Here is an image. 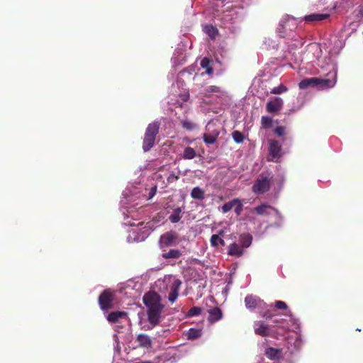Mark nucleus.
<instances>
[{"label": "nucleus", "mask_w": 363, "mask_h": 363, "mask_svg": "<svg viewBox=\"0 0 363 363\" xmlns=\"http://www.w3.org/2000/svg\"><path fill=\"white\" fill-rule=\"evenodd\" d=\"M143 303L147 308V320L155 326L160 322L161 314L164 308L161 296L155 291H149L143 296Z\"/></svg>", "instance_id": "f257e3e1"}, {"label": "nucleus", "mask_w": 363, "mask_h": 363, "mask_svg": "<svg viewBox=\"0 0 363 363\" xmlns=\"http://www.w3.org/2000/svg\"><path fill=\"white\" fill-rule=\"evenodd\" d=\"M329 74L333 75V79H321L318 77L305 78L298 83V87L301 89H306L309 86L320 87V88H332L337 82V72L333 71V73L329 72Z\"/></svg>", "instance_id": "f03ea898"}, {"label": "nucleus", "mask_w": 363, "mask_h": 363, "mask_svg": "<svg viewBox=\"0 0 363 363\" xmlns=\"http://www.w3.org/2000/svg\"><path fill=\"white\" fill-rule=\"evenodd\" d=\"M160 127V123L158 121H155L147 125L143 142V149L145 152L150 150L155 145L156 136L159 133Z\"/></svg>", "instance_id": "7ed1b4c3"}, {"label": "nucleus", "mask_w": 363, "mask_h": 363, "mask_svg": "<svg viewBox=\"0 0 363 363\" xmlns=\"http://www.w3.org/2000/svg\"><path fill=\"white\" fill-rule=\"evenodd\" d=\"M272 178L260 174L252 186V191L257 194H262L270 189Z\"/></svg>", "instance_id": "20e7f679"}, {"label": "nucleus", "mask_w": 363, "mask_h": 363, "mask_svg": "<svg viewBox=\"0 0 363 363\" xmlns=\"http://www.w3.org/2000/svg\"><path fill=\"white\" fill-rule=\"evenodd\" d=\"M253 211L259 216H269L273 212L276 216L277 222H281L283 218L281 213L278 209L267 203H262L261 205L255 207Z\"/></svg>", "instance_id": "39448f33"}, {"label": "nucleus", "mask_w": 363, "mask_h": 363, "mask_svg": "<svg viewBox=\"0 0 363 363\" xmlns=\"http://www.w3.org/2000/svg\"><path fill=\"white\" fill-rule=\"evenodd\" d=\"M296 28L295 19L286 15L280 21L277 32L281 38H284L287 30H293Z\"/></svg>", "instance_id": "423d86ee"}, {"label": "nucleus", "mask_w": 363, "mask_h": 363, "mask_svg": "<svg viewBox=\"0 0 363 363\" xmlns=\"http://www.w3.org/2000/svg\"><path fill=\"white\" fill-rule=\"evenodd\" d=\"M114 293L111 289H105L99 296V304L100 308L106 311L113 308Z\"/></svg>", "instance_id": "0eeeda50"}, {"label": "nucleus", "mask_w": 363, "mask_h": 363, "mask_svg": "<svg viewBox=\"0 0 363 363\" xmlns=\"http://www.w3.org/2000/svg\"><path fill=\"white\" fill-rule=\"evenodd\" d=\"M269 154L270 160L277 162L282 155V149L280 143L276 140H269Z\"/></svg>", "instance_id": "6e6552de"}, {"label": "nucleus", "mask_w": 363, "mask_h": 363, "mask_svg": "<svg viewBox=\"0 0 363 363\" xmlns=\"http://www.w3.org/2000/svg\"><path fill=\"white\" fill-rule=\"evenodd\" d=\"M283 104V100L280 97H275L267 103V111L270 113H277L282 108Z\"/></svg>", "instance_id": "1a4fd4ad"}, {"label": "nucleus", "mask_w": 363, "mask_h": 363, "mask_svg": "<svg viewBox=\"0 0 363 363\" xmlns=\"http://www.w3.org/2000/svg\"><path fill=\"white\" fill-rule=\"evenodd\" d=\"M208 317L207 318L208 321L211 324H213L218 320H221L223 318V312L221 309L218 307H213L208 310Z\"/></svg>", "instance_id": "9d476101"}, {"label": "nucleus", "mask_w": 363, "mask_h": 363, "mask_svg": "<svg viewBox=\"0 0 363 363\" xmlns=\"http://www.w3.org/2000/svg\"><path fill=\"white\" fill-rule=\"evenodd\" d=\"M136 342L140 347L149 349L152 347V340L147 334L140 333L138 335Z\"/></svg>", "instance_id": "9b49d317"}, {"label": "nucleus", "mask_w": 363, "mask_h": 363, "mask_svg": "<svg viewBox=\"0 0 363 363\" xmlns=\"http://www.w3.org/2000/svg\"><path fill=\"white\" fill-rule=\"evenodd\" d=\"M177 239V235L172 233V232H167L164 234H163L160 237V242L162 245H163L165 247H169L172 245V242Z\"/></svg>", "instance_id": "f8f14e48"}, {"label": "nucleus", "mask_w": 363, "mask_h": 363, "mask_svg": "<svg viewBox=\"0 0 363 363\" xmlns=\"http://www.w3.org/2000/svg\"><path fill=\"white\" fill-rule=\"evenodd\" d=\"M127 313L125 311H113L110 313L107 316V320L111 323H118L120 318L127 317Z\"/></svg>", "instance_id": "ddd939ff"}, {"label": "nucleus", "mask_w": 363, "mask_h": 363, "mask_svg": "<svg viewBox=\"0 0 363 363\" xmlns=\"http://www.w3.org/2000/svg\"><path fill=\"white\" fill-rule=\"evenodd\" d=\"M329 16V14L325 13H312L306 16L304 20L306 22H317L327 19Z\"/></svg>", "instance_id": "4468645a"}, {"label": "nucleus", "mask_w": 363, "mask_h": 363, "mask_svg": "<svg viewBox=\"0 0 363 363\" xmlns=\"http://www.w3.org/2000/svg\"><path fill=\"white\" fill-rule=\"evenodd\" d=\"M218 135L219 131L218 130H213L211 133H204L203 135V142L206 145H212L216 142Z\"/></svg>", "instance_id": "2eb2a0df"}, {"label": "nucleus", "mask_w": 363, "mask_h": 363, "mask_svg": "<svg viewBox=\"0 0 363 363\" xmlns=\"http://www.w3.org/2000/svg\"><path fill=\"white\" fill-rule=\"evenodd\" d=\"M180 285H181V281L177 280L174 283V286L172 287L171 291L169 292V296H168V299L171 303H174L177 300L178 295H179V289Z\"/></svg>", "instance_id": "dca6fc26"}, {"label": "nucleus", "mask_w": 363, "mask_h": 363, "mask_svg": "<svg viewBox=\"0 0 363 363\" xmlns=\"http://www.w3.org/2000/svg\"><path fill=\"white\" fill-rule=\"evenodd\" d=\"M259 327L255 328V333L262 337L269 336L270 330L268 325L264 324L262 322L258 323Z\"/></svg>", "instance_id": "f3484780"}, {"label": "nucleus", "mask_w": 363, "mask_h": 363, "mask_svg": "<svg viewBox=\"0 0 363 363\" xmlns=\"http://www.w3.org/2000/svg\"><path fill=\"white\" fill-rule=\"evenodd\" d=\"M224 232L220 230L218 235H213L211 238L210 242L211 246L214 247H217L219 245L221 246H224L225 245V241L220 237V235H223Z\"/></svg>", "instance_id": "a211bd4d"}, {"label": "nucleus", "mask_w": 363, "mask_h": 363, "mask_svg": "<svg viewBox=\"0 0 363 363\" xmlns=\"http://www.w3.org/2000/svg\"><path fill=\"white\" fill-rule=\"evenodd\" d=\"M222 90L220 86H209L206 87L201 94L204 97H210L213 94H221Z\"/></svg>", "instance_id": "6ab92c4d"}, {"label": "nucleus", "mask_w": 363, "mask_h": 363, "mask_svg": "<svg viewBox=\"0 0 363 363\" xmlns=\"http://www.w3.org/2000/svg\"><path fill=\"white\" fill-rule=\"evenodd\" d=\"M244 250L236 243H232L229 246L228 255L231 256L240 257Z\"/></svg>", "instance_id": "aec40b11"}, {"label": "nucleus", "mask_w": 363, "mask_h": 363, "mask_svg": "<svg viewBox=\"0 0 363 363\" xmlns=\"http://www.w3.org/2000/svg\"><path fill=\"white\" fill-rule=\"evenodd\" d=\"M252 240V237L249 233L242 234L240 236V239H239V241H240L242 247H245V248L248 247L251 245Z\"/></svg>", "instance_id": "412c9836"}, {"label": "nucleus", "mask_w": 363, "mask_h": 363, "mask_svg": "<svg viewBox=\"0 0 363 363\" xmlns=\"http://www.w3.org/2000/svg\"><path fill=\"white\" fill-rule=\"evenodd\" d=\"M182 208L180 207L174 209L173 213L169 216V219L172 223H178L182 218Z\"/></svg>", "instance_id": "4be33fe9"}, {"label": "nucleus", "mask_w": 363, "mask_h": 363, "mask_svg": "<svg viewBox=\"0 0 363 363\" xmlns=\"http://www.w3.org/2000/svg\"><path fill=\"white\" fill-rule=\"evenodd\" d=\"M182 256V252L177 249H172L169 252L166 253L162 254V257L167 259H177Z\"/></svg>", "instance_id": "5701e85b"}, {"label": "nucleus", "mask_w": 363, "mask_h": 363, "mask_svg": "<svg viewBox=\"0 0 363 363\" xmlns=\"http://www.w3.org/2000/svg\"><path fill=\"white\" fill-rule=\"evenodd\" d=\"M191 196L194 199L203 200L204 199V191L200 187H194L191 192Z\"/></svg>", "instance_id": "b1692460"}, {"label": "nucleus", "mask_w": 363, "mask_h": 363, "mask_svg": "<svg viewBox=\"0 0 363 363\" xmlns=\"http://www.w3.org/2000/svg\"><path fill=\"white\" fill-rule=\"evenodd\" d=\"M257 298L252 295H248L245 298V306L248 308H255L257 306Z\"/></svg>", "instance_id": "393cba45"}, {"label": "nucleus", "mask_w": 363, "mask_h": 363, "mask_svg": "<svg viewBox=\"0 0 363 363\" xmlns=\"http://www.w3.org/2000/svg\"><path fill=\"white\" fill-rule=\"evenodd\" d=\"M201 330L197 328H190L187 332V338L189 340L196 339L201 335Z\"/></svg>", "instance_id": "a878e982"}, {"label": "nucleus", "mask_w": 363, "mask_h": 363, "mask_svg": "<svg viewBox=\"0 0 363 363\" xmlns=\"http://www.w3.org/2000/svg\"><path fill=\"white\" fill-rule=\"evenodd\" d=\"M196 156L195 150L191 147H186L184 150L183 158L185 160H191Z\"/></svg>", "instance_id": "bb28decb"}, {"label": "nucleus", "mask_w": 363, "mask_h": 363, "mask_svg": "<svg viewBox=\"0 0 363 363\" xmlns=\"http://www.w3.org/2000/svg\"><path fill=\"white\" fill-rule=\"evenodd\" d=\"M236 202H237V199H234L231 200L230 201L224 203L223 205V206L221 207L222 212L223 213H225L230 211V210H232V208L235 206Z\"/></svg>", "instance_id": "cd10ccee"}, {"label": "nucleus", "mask_w": 363, "mask_h": 363, "mask_svg": "<svg viewBox=\"0 0 363 363\" xmlns=\"http://www.w3.org/2000/svg\"><path fill=\"white\" fill-rule=\"evenodd\" d=\"M202 309L198 306H194L191 308L186 313L187 317H193L199 315L201 313Z\"/></svg>", "instance_id": "c85d7f7f"}, {"label": "nucleus", "mask_w": 363, "mask_h": 363, "mask_svg": "<svg viewBox=\"0 0 363 363\" xmlns=\"http://www.w3.org/2000/svg\"><path fill=\"white\" fill-rule=\"evenodd\" d=\"M287 90H288V89L286 86H284L283 84H280L278 86L274 87L271 90L270 93L273 94H281L282 93L287 91Z\"/></svg>", "instance_id": "c756f323"}, {"label": "nucleus", "mask_w": 363, "mask_h": 363, "mask_svg": "<svg viewBox=\"0 0 363 363\" xmlns=\"http://www.w3.org/2000/svg\"><path fill=\"white\" fill-rule=\"evenodd\" d=\"M179 178V172H170L167 176V181L168 184H172L177 181Z\"/></svg>", "instance_id": "7c9ffc66"}, {"label": "nucleus", "mask_w": 363, "mask_h": 363, "mask_svg": "<svg viewBox=\"0 0 363 363\" xmlns=\"http://www.w3.org/2000/svg\"><path fill=\"white\" fill-rule=\"evenodd\" d=\"M278 350L273 347H268L265 351L267 357L271 359H274L277 357Z\"/></svg>", "instance_id": "2f4dec72"}, {"label": "nucleus", "mask_w": 363, "mask_h": 363, "mask_svg": "<svg viewBox=\"0 0 363 363\" xmlns=\"http://www.w3.org/2000/svg\"><path fill=\"white\" fill-rule=\"evenodd\" d=\"M232 136H233V138L234 141L235 143H241L244 140V135H243V134L241 132L238 131V130L234 131L232 133Z\"/></svg>", "instance_id": "473e14b6"}, {"label": "nucleus", "mask_w": 363, "mask_h": 363, "mask_svg": "<svg viewBox=\"0 0 363 363\" xmlns=\"http://www.w3.org/2000/svg\"><path fill=\"white\" fill-rule=\"evenodd\" d=\"M205 31L211 38H215L218 32L217 29L213 26H206Z\"/></svg>", "instance_id": "72a5a7b5"}, {"label": "nucleus", "mask_w": 363, "mask_h": 363, "mask_svg": "<svg viewBox=\"0 0 363 363\" xmlns=\"http://www.w3.org/2000/svg\"><path fill=\"white\" fill-rule=\"evenodd\" d=\"M261 123L264 128H269L272 126V119L269 116H262Z\"/></svg>", "instance_id": "f704fd0d"}, {"label": "nucleus", "mask_w": 363, "mask_h": 363, "mask_svg": "<svg viewBox=\"0 0 363 363\" xmlns=\"http://www.w3.org/2000/svg\"><path fill=\"white\" fill-rule=\"evenodd\" d=\"M182 128L187 130H191L195 128L196 125L192 121L189 120H184L182 121Z\"/></svg>", "instance_id": "c9c22d12"}, {"label": "nucleus", "mask_w": 363, "mask_h": 363, "mask_svg": "<svg viewBox=\"0 0 363 363\" xmlns=\"http://www.w3.org/2000/svg\"><path fill=\"white\" fill-rule=\"evenodd\" d=\"M237 199V202L235 205V213L237 215H240L241 213V212L242 211L243 205L239 199Z\"/></svg>", "instance_id": "e433bc0d"}, {"label": "nucleus", "mask_w": 363, "mask_h": 363, "mask_svg": "<svg viewBox=\"0 0 363 363\" xmlns=\"http://www.w3.org/2000/svg\"><path fill=\"white\" fill-rule=\"evenodd\" d=\"M201 67L203 69H207L211 67V60L208 57H203L201 61Z\"/></svg>", "instance_id": "4c0bfd02"}, {"label": "nucleus", "mask_w": 363, "mask_h": 363, "mask_svg": "<svg viewBox=\"0 0 363 363\" xmlns=\"http://www.w3.org/2000/svg\"><path fill=\"white\" fill-rule=\"evenodd\" d=\"M274 132L279 137L283 136L285 134V127L277 126L275 128Z\"/></svg>", "instance_id": "58836bf2"}, {"label": "nucleus", "mask_w": 363, "mask_h": 363, "mask_svg": "<svg viewBox=\"0 0 363 363\" xmlns=\"http://www.w3.org/2000/svg\"><path fill=\"white\" fill-rule=\"evenodd\" d=\"M274 306L278 309H282V310H286L288 308L286 303L281 301H275Z\"/></svg>", "instance_id": "ea45409f"}, {"label": "nucleus", "mask_w": 363, "mask_h": 363, "mask_svg": "<svg viewBox=\"0 0 363 363\" xmlns=\"http://www.w3.org/2000/svg\"><path fill=\"white\" fill-rule=\"evenodd\" d=\"M273 323L274 324H276L277 325H280V327L282 328V329H284V330H286V327H285L284 325H283V324L284 323H286V320L284 319V318H274L273 320Z\"/></svg>", "instance_id": "a19ab883"}, {"label": "nucleus", "mask_w": 363, "mask_h": 363, "mask_svg": "<svg viewBox=\"0 0 363 363\" xmlns=\"http://www.w3.org/2000/svg\"><path fill=\"white\" fill-rule=\"evenodd\" d=\"M156 191H157V186H154V187L151 188L150 191L149 193V199H151L152 197L154 196V195L156 193Z\"/></svg>", "instance_id": "79ce46f5"}, {"label": "nucleus", "mask_w": 363, "mask_h": 363, "mask_svg": "<svg viewBox=\"0 0 363 363\" xmlns=\"http://www.w3.org/2000/svg\"><path fill=\"white\" fill-rule=\"evenodd\" d=\"M213 69L211 66L206 69V73L207 74L211 75L213 74Z\"/></svg>", "instance_id": "37998d69"}, {"label": "nucleus", "mask_w": 363, "mask_h": 363, "mask_svg": "<svg viewBox=\"0 0 363 363\" xmlns=\"http://www.w3.org/2000/svg\"><path fill=\"white\" fill-rule=\"evenodd\" d=\"M360 14H361V16H363V9H362L360 10Z\"/></svg>", "instance_id": "c03bdc74"}, {"label": "nucleus", "mask_w": 363, "mask_h": 363, "mask_svg": "<svg viewBox=\"0 0 363 363\" xmlns=\"http://www.w3.org/2000/svg\"><path fill=\"white\" fill-rule=\"evenodd\" d=\"M272 315H267V316H266V318H267V319H268V318H272Z\"/></svg>", "instance_id": "a18cd8bd"}, {"label": "nucleus", "mask_w": 363, "mask_h": 363, "mask_svg": "<svg viewBox=\"0 0 363 363\" xmlns=\"http://www.w3.org/2000/svg\"><path fill=\"white\" fill-rule=\"evenodd\" d=\"M209 125H210L209 124H208V125H206V129L207 130H209Z\"/></svg>", "instance_id": "49530a36"}]
</instances>
